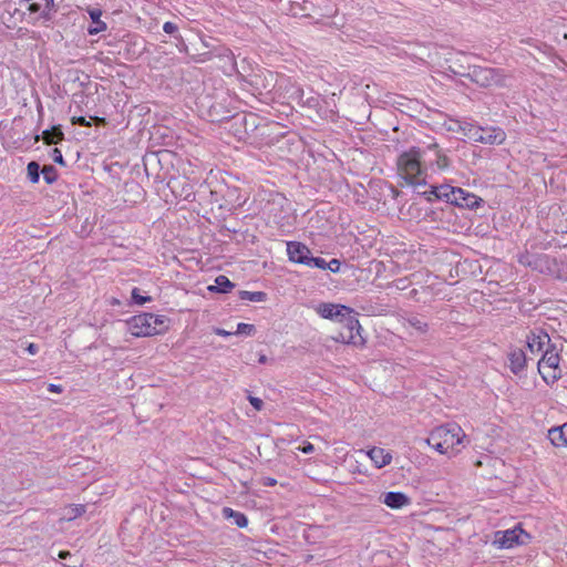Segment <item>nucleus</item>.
Instances as JSON below:
<instances>
[{
  "label": "nucleus",
  "mask_w": 567,
  "mask_h": 567,
  "mask_svg": "<svg viewBox=\"0 0 567 567\" xmlns=\"http://www.w3.org/2000/svg\"><path fill=\"white\" fill-rule=\"evenodd\" d=\"M434 166L440 171H445L450 166V158L436 143L426 147L412 146L402 152L396 159L398 175L410 186L425 185L427 171Z\"/></svg>",
  "instance_id": "nucleus-1"
},
{
  "label": "nucleus",
  "mask_w": 567,
  "mask_h": 567,
  "mask_svg": "<svg viewBox=\"0 0 567 567\" xmlns=\"http://www.w3.org/2000/svg\"><path fill=\"white\" fill-rule=\"evenodd\" d=\"M315 310L321 318L343 326L338 336L334 337L337 342L355 347H363L365 344V339L361 334L362 328L354 309L340 303L321 302L316 306Z\"/></svg>",
  "instance_id": "nucleus-2"
},
{
  "label": "nucleus",
  "mask_w": 567,
  "mask_h": 567,
  "mask_svg": "<svg viewBox=\"0 0 567 567\" xmlns=\"http://www.w3.org/2000/svg\"><path fill=\"white\" fill-rule=\"evenodd\" d=\"M425 442L439 454L451 458L462 452L468 440L460 424L449 422L433 427Z\"/></svg>",
  "instance_id": "nucleus-3"
},
{
  "label": "nucleus",
  "mask_w": 567,
  "mask_h": 567,
  "mask_svg": "<svg viewBox=\"0 0 567 567\" xmlns=\"http://www.w3.org/2000/svg\"><path fill=\"white\" fill-rule=\"evenodd\" d=\"M168 319L163 315L143 312L127 320L128 331L133 337H152L168 330Z\"/></svg>",
  "instance_id": "nucleus-4"
},
{
  "label": "nucleus",
  "mask_w": 567,
  "mask_h": 567,
  "mask_svg": "<svg viewBox=\"0 0 567 567\" xmlns=\"http://www.w3.org/2000/svg\"><path fill=\"white\" fill-rule=\"evenodd\" d=\"M538 372L547 384L561 378L560 354L555 347H548L538 361Z\"/></svg>",
  "instance_id": "nucleus-5"
},
{
  "label": "nucleus",
  "mask_w": 567,
  "mask_h": 567,
  "mask_svg": "<svg viewBox=\"0 0 567 567\" xmlns=\"http://www.w3.org/2000/svg\"><path fill=\"white\" fill-rule=\"evenodd\" d=\"M532 536L520 525L506 530H498L494 535L493 545L501 549H511L515 546L526 545Z\"/></svg>",
  "instance_id": "nucleus-6"
},
{
  "label": "nucleus",
  "mask_w": 567,
  "mask_h": 567,
  "mask_svg": "<svg viewBox=\"0 0 567 567\" xmlns=\"http://www.w3.org/2000/svg\"><path fill=\"white\" fill-rule=\"evenodd\" d=\"M472 79L481 86H492L503 84L505 76L501 70L478 66L472 71Z\"/></svg>",
  "instance_id": "nucleus-7"
},
{
  "label": "nucleus",
  "mask_w": 567,
  "mask_h": 567,
  "mask_svg": "<svg viewBox=\"0 0 567 567\" xmlns=\"http://www.w3.org/2000/svg\"><path fill=\"white\" fill-rule=\"evenodd\" d=\"M527 349L532 354H538L546 346L550 343V337L542 329L532 330L526 336Z\"/></svg>",
  "instance_id": "nucleus-8"
},
{
  "label": "nucleus",
  "mask_w": 567,
  "mask_h": 567,
  "mask_svg": "<svg viewBox=\"0 0 567 567\" xmlns=\"http://www.w3.org/2000/svg\"><path fill=\"white\" fill-rule=\"evenodd\" d=\"M287 255L291 262L307 265L311 256L310 249L300 241L287 243Z\"/></svg>",
  "instance_id": "nucleus-9"
},
{
  "label": "nucleus",
  "mask_w": 567,
  "mask_h": 567,
  "mask_svg": "<svg viewBox=\"0 0 567 567\" xmlns=\"http://www.w3.org/2000/svg\"><path fill=\"white\" fill-rule=\"evenodd\" d=\"M506 140V133L503 128L496 126L482 127V132L478 133V143L499 145Z\"/></svg>",
  "instance_id": "nucleus-10"
},
{
  "label": "nucleus",
  "mask_w": 567,
  "mask_h": 567,
  "mask_svg": "<svg viewBox=\"0 0 567 567\" xmlns=\"http://www.w3.org/2000/svg\"><path fill=\"white\" fill-rule=\"evenodd\" d=\"M482 198L464 190L463 188L455 187L451 204L466 208H477L481 205Z\"/></svg>",
  "instance_id": "nucleus-11"
},
{
  "label": "nucleus",
  "mask_w": 567,
  "mask_h": 567,
  "mask_svg": "<svg viewBox=\"0 0 567 567\" xmlns=\"http://www.w3.org/2000/svg\"><path fill=\"white\" fill-rule=\"evenodd\" d=\"M276 74L269 70H259L255 73L250 80V84L262 93V91H269L275 81Z\"/></svg>",
  "instance_id": "nucleus-12"
},
{
  "label": "nucleus",
  "mask_w": 567,
  "mask_h": 567,
  "mask_svg": "<svg viewBox=\"0 0 567 567\" xmlns=\"http://www.w3.org/2000/svg\"><path fill=\"white\" fill-rule=\"evenodd\" d=\"M547 439L556 449L567 447V421L557 426H553L547 432Z\"/></svg>",
  "instance_id": "nucleus-13"
},
{
  "label": "nucleus",
  "mask_w": 567,
  "mask_h": 567,
  "mask_svg": "<svg viewBox=\"0 0 567 567\" xmlns=\"http://www.w3.org/2000/svg\"><path fill=\"white\" fill-rule=\"evenodd\" d=\"M377 468H382L392 462V453L382 447H372L365 452Z\"/></svg>",
  "instance_id": "nucleus-14"
},
{
  "label": "nucleus",
  "mask_w": 567,
  "mask_h": 567,
  "mask_svg": "<svg viewBox=\"0 0 567 567\" xmlns=\"http://www.w3.org/2000/svg\"><path fill=\"white\" fill-rule=\"evenodd\" d=\"M382 502L391 509H401L411 504L410 497L403 492H388L383 495Z\"/></svg>",
  "instance_id": "nucleus-15"
},
{
  "label": "nucleus",
  "mask_w": 567,
  "mask_h": 567,
  "mask_svg": "<svg viewBox=\"0 0 567 567\" xmlns=\"http://www.w3.org/2000/svg\"><path fill=\"white\" fill-rule=\"evenodd\" d=\"M508 361L511 371L518 374L526 368L527 358L522 349L515 348L509 351Z\"/></svg>",
  "instance_id": "nucleus-16"
},
{
  "label": "nucleus",
  "mask_w": 567,
  "mask_h": 567,
  "mask_svg": "<svg viewBox=\"0 0 567 567\" xmlns=\"http://www.w3.org/2000/svg\"><path fill=\"white\" fill-rule=\"evenodd\" d=\"M86 11L93 22V25L87 29L89 34L95 35L104 32L107 29V24L101 20L102 10L97 8H89Z\"/></svg>",
  "instance_id": "nucleus-17"
},
{
  "label": "nucleus",
  "mask_w": 567,
  "mask_h": 567,
  "mask_svg": "<svg viewBox=\"0 0 567 567\" xmlns=\"http://www.w3.org/2000/svg\"><path fill=\"white\" fill-rule=\"evenodd\" d=\"M223 516L225 518H233L234 519V523L239 527V528H245L247 527L248 525V518L247 516L241 513V512H237L230 507H224L223 508Z\"/></svg>",
  "instance_id": "nucleus-18"
},
{
  "label": "nucleus",
  "mask_w": 567,
  "mask_h": 567,
  "mask_svg": "<svg viewBox=\"0 0 567 567\" xmlns=\"http://www.w3.org/2000/svg\"><path fill=\"white\" fill-rule=\"evenodd\" d=\"M64 134L61 131V127L53 126L51 130H45L42 133V140L47 145L58 144L63 141Z\"/></svg>",
  "instance_id": "nucleus-19"
},
{
  "label": "nucleus",
  "mask_w": 567,
  "mask_h": 567,
  "mask_svg": "<svg viewBox=\"0 0 567 567\" xmlns=\"http://www.w3.org/2000/svg\"><path fill=\"white\" fill-rule=\"evenodd\" d=\"M233 288H234V284L228 279V277H226L224 275H219L215 279V285L209 286L208 290L226 293V292H229Z\"/></svg>",
  "instance_id": "nucleus-20"
},
{
  "label": "nucleus",
  "mask_w": 567,
  "mask_h": 567,
  "mask_svg": "<svg viewBox=\"0 0 567 567\" xmlns=\"http://www.w3.org/2000/svg\"><path fill=\"white\" fill-rule=\"evenodd\" d=\"M454 189L455 187L451 185L433 186L431 194H433L439 199H445L446 202L451 203Z\"/></svg>",
  "instance_id": "nucleus-21"
},
{
  "label": "nucleus",
  "mask_w": 567,
  "mask_h": 567,
  "mask_svg": "<svg viewBox=\"0 0 567 567\" xmlns=\"http://www.w3.org/2000/svg\"><path fill=\"white\" fill-rule=\"evenodd\" d=\"M65 511L64 519L73 520L82 516L86 512V507L83 504H72L66 506Z\"/></svg>",
  "instance_id": "nucleus-22"
},
{
  "label": "nucleus",
  "mask_w": 567,
  "mask_h": 567,
  "mask_svg": "<svg viewBox=\"0 0 567 567\" xmlns=\"http://www.w3.org/2000/svg\"><path fill=\"white\" fill-rule=\"evenodd\" d=\"M461 130L464 136L468 137L474 142H477L478 133L482 132V126L465 123L464 125L461 126Z\"/></svg>",
  "instance_id": "nucleus-23"
},
{
  "label": "nucleus",
  "mask_w": 567,
  "mask_h": 567,
  "mask_svg": "<svg viewBox=\"0 0 567 567\" xmlns=\"http://www.w3.org/2000/svg\"><path fill=\"white\" fill-rule=\"evenodd\" d=\"M406 324L419 333H425L429 328L427 323L417 317L409 318Z\"/></svg>",
  "instance_id": "nucleus-24"
},
{
  "label": "nucleus",
  "mask_w": 567,
  "mask_h": 567,
  "mask_svg": "<svg viewBox=\"0 0 567 567\" xmlns=\"http://www.w3.org/2000/svg\"><path fill=\"white\" fill-rule=\"evenodd\" d=\"M27 172L30 182L37 184L40 179V165L37 162H30L27 166Z\"/></svg>",
  "instance_id": "nucleus-25"
},
{
  "label": "nucleus",
  "mask_w": 567,
  "mask_h": 567,
  "mask_svg": "<svg viewBox=\"0 0 567 567\" xmlns=\"http://www.w3.org/2000/svg\"><path fill=\"white\" fill-rule=\"evenodd\" d=\"M44 181L48 184H52L58 178L56 169L52 165H44L41 169Z\"/></svg>",
  "instance_id": "nucleus-26"
},
{
  "label": "nucleus",
  "mask_w": 567,
  "mask_h": 567,
  "mask_svg": "<svg viewBox=\"0 0 567 567\" xmlns=\"http://www.w3.org/2000/svg\"><path fill=\"white\" fill-rule=\"evenodd\" d=\"M241 298L252 302H261L266 299V293L262 291H243Z\"/></svg>",
  "instance_id": "nucleus-27"
},
{
  "label": "nucleus",
  "mask_w": 567,
  "mask_h": 567,
  "mask_svg": "<svg viewBox=\"0 0 567 567\" xmlns=\"http://www.w3.org/2000/svg\"><path fill=\"white\" fill-rule=\"evenodd\" d=\"M132 299L133 301L136 303V305H144L146 302H150L152 300V298L150 296H142L140 295V289L138 288H134L132 290Z\"/></svg>",
  "instance_id": "nucleus-28"
},
{
  "label": "nucleus",
  "mask_w": 567,
  "mask_h": 567,
  "mask_svg": "<svg viewBox=\"0 0 567 567\" xmlns=\"http://www.w3.org/2000/svg\"><path fill=\"white\" fill-rule=\"evenodd\" d=\"M255 330L256 329L254 324L240 322L237 324V330L235 333L251 336L255 333Z\"/></svg>",
  "instance_id": "nucleus-29"
},
{
  "label": "nucleus",
  "mask_w": 567,
  "mask_h": 567,
  "mask_svg": "<svg viewBox=\"0 0 567 567\" xmlns=\"http://www.w3.org/2000/svg\"><path fill=\"white\" fill-rule=\"evenodd\" d=\"M309 262L306 265L308 267H315L319 269H327V261L320 257H311L308 260Z\"/></svg>",
  "instance_id": "nucleus-30"
},
{
  "label": "nucleus",
  "mask_w": 567,
  "mask_h": 567,
  "mask_svg": "<svg viewBox=\"0 0 567 567\" xmlns=\"http://www.w3.org/2000/svg\"><path fill=\"white\" fill-rule=\"evenodd\" d=\"M249 403L254 406L256 411H261L264 408V402L261 399L252 395H248Z\"/></svg>",
  "instance_id": "nucleus-31"
},
{
  "label": "nucleus",
  "mask_w": 567,
  "mask_h": 567,
  "mask_svg": "<svg viewBox=\"0 0 567 567\" xmlns=\"http://www.w3.org/2000/svg\"><path fill=\"white\" fill-rule=\"evenodd\" d=\"M51 156H52V159H53L55 163H58V164H60V165H62V166H64V165H65V162H64V158H63L62 152H61L59 148H56V147H55V148H53Z\"/></svg>",
  "instance_id": "nucleus-32"
},
{
  "label": "nucleus",
  "mask_w": 567,
  "mask_h": 567,
  "mask_svg": "<svg viewBox=\"0 0 567 567\" xmlns=\"http://www.w3.org/2000/svg\"><path fill=\"white\" fill-rule=\"evenodd\" d=\"M71 123L73 125H81V126H86V127L91 126V122L87 121L84 116H73L71 118Z\"/></svg>",
  "instance_id": "nucleus-33"
},
{
  "label": "nucleus",
  "mask_w": 567,
  "mask_h": 567,
  "mask_svg": "<svg viewBox=\"0 0 567 567\" xmlns=\"http://www.w3.org/2000/svg\"><path fill=\"white\" fill-rule=\"evenodd\" d=\"M341 262L339 259H331L329 262H327V269L331 270L332 272H338L340 270Z\"/></svg>",
  "instance_id": "nucleus-34"
},
{
  "label": "nucleus",
  "mask_w": 567,
  "mask_h": 567,
  "mask_svg": "<svg viewBox=\"0 0 567 567\" xmlns=\"http://www.w3.org/2000/svg\"><path fill=\"white\" fill-rule=\"evenodd\" d=\"M163 30L165 33L173 34L178 30V28L174 22L167 21L164 23Z\"/></svg>",
  "instance_id": "nucleus-35"
},
{
  "label": "nucleus",
  "mask_w": 567,
  "mask_h": 567,
  "mask_svg": "<svg viewBox=\"0 0 567 567\" xmlns=\"http://www.w3.org/2000/svg\"><path fill=\"white\" fill-rule=\"evenodd\" d=\"M299 451H301L305 454H310L315 452V446L310 442H306L303 446L298 447Z\"/></svg>",
  "instance_id": "nucleus-36"
},
{
  "label": "nucleus",
  "mask_w": 567,
  "mask_h": 567,
  "mask_svg": "<svg viewBox=\"0 0 567 567\" xmlns=\"http://www.w3.org/2000/svg\"><path fill=\"white\" fill-rule=\"evenodd\" d=\"M39 19H43L44 21H50L52 19L50 11H43L39 18H34L32 23L35 24Z\"/></svg>",
  "instance_id": "nucleus-37"
},
{
  "label": "nucleus",
  "mask_w": 567,
  "mask_h": 567,
  "mask_svg": "<svg viewBox=\"0 0 567 567\" xmlns=\"http://www.w3.org/2000/svg\"><path fill=\"white\" fill-rule=\"evenodd\" d=\"M48 391L51 393H61L63 391V388L60 384L50 383L48 385Z\"/></svg>",
  "instance_id": "nucleus-38"
},
{
  "label": "nucleus",
  "mask_w": 567,
  "mask_h": 567,
  "mask_svg": "<svg viewBox=\"0 0 567 567\" xmlns=\"http://www.w3.org/2000/svg\"><path fill=\"white\" fill-rule=\"evenodd\" d=\"M261 484L264 486L271 487V486H275L277 484V480L272 478V477H265V478H262Z\"/></svg>",
  "instance_id": "nucleus-39"
},
{
  "label": "nucleus",
  "mask_w": 567,
  "mask_h": 567,
  "mask_svg": "<svg viewBox=\"0 0 567 567\" xmlns=\"http://www.w3.org/2000/svg\"><path fill=\"white\" fill-rule=\"evenodd\" d=\"M27 351H28L30 354L34 355V354H37V353H38L39 348H38V346H37L35 343H32V342H31V343H29V344H28V347H27Z\"/></svg>",
  "instance_id": "nucleus-40"
},
{
  "label": "nucleus",
  "mask_w": 567,
  "mask_h": 567,
  "mask_svg": "<svg viewBox=\"0 0 567 567\" xmlns=\"http://www.w3.org/2000/svg\"><path fill=\"white\" fill-rule=\"evenodd\" d=\"M91 120L97 125H106V120L104 117L91 116Z\"/></svg>",
  "instance_id": "nucleus-41"
},
{
  "label": "nucleus",
  "mask_w": 567,
  "mask_h": 567,
  "mask_svg": "<svg viewBox=\"0 0 567 567\" xmlns=\"http://www.w3.org/2000/svg\"><path fill=\"white\" fill-rule=\"evenodd\" d=\"M28 10L31 12V13H34V12H38L40 10V4L39 3H30L29 7H28Z\"/></svg>",
  "instance_id": "nucleus-42"
},
{
  "label": "nucleus",
  "mask_w": 567,
  "mask_h": 567,
  "mask_svg": "<svg viewBox=\"0 0 567 567\" xmlns=\"http://www.w3.org/2000/svg\"><path fill=\"white\" fill-rule=\"evenodd\" d=\"M216 334L221 336V337H227V336H230V334H233V333H231V332H229V331H226V330H224V329H217V330H216Z\"/></svg>",
  "instance_id": "nucleus-43"
},
{
  "label": "nucleus",
  "mask_w": 567,
  "mask_h": 567,
  "mask_svg": "<svg viewBox=\"0 0 567 567\" xmlns=\"http://www.w3.org/2000/svg\"><path fill=\"white\" fill-rule=\"evenodd\" d=\"M68 556H70V551L61 550L59 553V557L62 559L66 558Z\"/></svg>",
  "instance_id": "nucleus-44"
},
{
  "label": "nucleus",
  "mask_w": 567,
  "mask_h": 567,
  "mask_svg": "<svg viewBox=\"0 0 567 567\" xmlns=\"http://www.w3.org/2000/svg\"><path fill=\"white\" fill-rule=\"evenodd\" d=\"M258 361H259V363H262V364H264V363H266V362H267V357H266L265 354H262V355H260V357H259V360H258Z\"/></svg>",
  "instance_id": "nucleus-45"
},
{
  "label": "nucleus",
  "mask_w": 567,
  "mask_h": 567,
  "mask_svg": "<svg viewBox=\"0 0 567 567\" xmlns=\"http://www.w3.org/2000/svg\"><path fill=\"white\" fill-rule=\"evenodd\" d=\"M112 306H118L120 305V300L117 299H112L111 302H110Z\"/></svg>",
  "instance_id": "nucleus-46"
}]
</instances>
